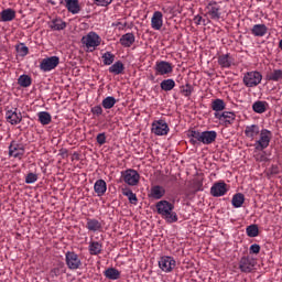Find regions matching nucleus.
<instances>
[{
    "mask_svg": "<svg viewBox=\"0 0 282 282\" xmlns=\"http://www.w3.org/2000/svg\"><path fill=\"white\" fill-rule=\"evenodd\" d=\"M245 135L250 142L256 140L253 147L254 151H265L270 147V141L272 140V132L268 129H260L259 124H251L245 128ZM260 135V138H259ZM259 138V140H257Z\"/></svg>",
    "mask_w": 282,
    "mask_h": 282,
    "instance_id": "obj_1",
    "label": "nucleus"
},
{
    "mask_svg": "<svg viewBox=\"0 0 282 282\" xmlns=\"http://www.w3.org/2000/svg\"><path fill=\"white\" fill-rule=\"evenodd\" d=\"M156 213L165 219L167 224H175L177 221V213H175V205L169 200H160L155 205Z\"/></svg>",
    "mask_w": 282,
    "mask_h": 282,
    "instance_id": "obj_2",
    "label": "nucleus"
},
{
    "mask_svg": "<svg viewBox=\"0 0 282 282\" xmlns=\"http://www.w3.org/2000/svg\"><path fill=\"white\" fill-rule=\"evenodd\" d=\"M188 138H191V144H213L217 140V132L215 130L212 131H203L199 132L197 130H189Z\"/></svg>",
    "mask_w": 282,
    "mask_h": 282,
    "instance_id": "obj_3",
    "label": "nucleus"
},
{
    "mask_svg": "<svg viewBox=\"0 0 282 282\" xmlns=\"http://www.w3.org/2000/svg\"><path fill=\"white\" fill-rule=\"evenodd\" d=\"M206 17H209L212 21H219L221 19V6L217 1H209L205 8Z\"/></svg>",
    "mask_w": 282,
    "mask_h": 282,
    "instance_id": "obj_4",
    "label": "nucleus"
},
{
    "mask_svg": "<svg viewBox=\"0 0 282 282\" xmlns=\"http://www.w3.org/2000/svg\"><path fill=\"white\" fill-rule=\"evenodd\" d=\"M261 80H263V75L257 70L246 73L242 79L243 85L247 87H257L261 85Z\"/></svg>",
    "mask_w": 282,
    "mask_h": 282,
    "instance_id": "obj_5",
    "label": "nucleus"
},
{
    "mask_svg": "<svg viewBox=\"0 0 282 282\" xmlns=\"http://www.w3.org/2000/svg\"><path fill=\"white\" fill-rule=\"evenodd\" d=\"M23 155H25V145L15 140L11 141L9 145V158L23 160Z\"/></svg>",
    "mask_w": 282,
    "mask_h": 282,
    "instance_id": "obj_6",
    "label": "nucleus"
},
{
    "mask_svg": "<svg viewBox=\"0 0 282 282\" xmlns=\"http://www.w3.org/2000/svg\"><path fill=\"white\" fill-rule=\"evenodd\" d=\"M214 118H216V120H219L220 124H223V127H230V124H235L237 115H235V112H230V111L215 112Z\"/></svg>",
    "mask_w": 282,
    "mask_h": 282,
    "instance_id": "obj_7",
    "label": "nucleus"
},
{
    "mask_svg": "<svg viewBox=\"0 0 282 282\" xmlns=\"http://www.w3.org/2000/svg\"><path fill=\"white\" fill-rule=\"evenodd\" d=\"M121 177L128 186H138L140 183V174L135 170H126L121 173Z\"/></svg>",
    "mask_w": 282,
    "mask_h": 282,
    "instance_id": "obj_8",
    "label": "nucleus"
},
{
    "mask_svg": "<svg viewBox=\"0 0 282 282\" xmlns=\"http://www.w3.org/2000/svg\"><path fill=\"white\" fill-rule=\"evenodd\" d=\"M102 39L96 33V32H89L87 35L82 37L83 45H86L88 50L93 47V50H96L98 45H100Z\"/></svg>",
    "mask_w": 282,
    "mask_h": 282,
    "instance_id": "obj_9",
    "label": "nucleus"
},
{
    "mask_svg": "<svg viewBox=\"0 0 282 282\" xmlns=\"http://www.w3.org/2000/svg\"><path fill=\"white\" fill-rule=\"evenodd\" d=\"M176 261L171 256H163L159 260V268L162 270V272H173L175 270Z\"/></svg>",
    "mask_w": 282,
    "mask_h": 282,
    "instance_id": "obj_10",
    "label": "nucleus"
},
{
    "mask_svg": "<svg viewBox=\"0 0 282 282\" xmlns=\"http://www.w3.org/2000/svg\"><path fill=\"white\" fill-rule=\"evenodd\" d=\"M61 63V58L58 56H51L43 58L40 64V69L42 72H52V69H56L58 64Z\"/></svg>",
    "mask_w": 282,
    "mask_h": 282,
    "instance_id": "obj_11",
    "label": "nucleus"
},
{
    "mask_svg": "<svg viewBox=\"0 0 282 282\" xmlns=\"http://www.w3.org/2000/svg\"><path fill=\"white\" fill-rule=\"evenodd\" d=\"M254 265H257V260L250 256L242 257L239 261V270L245 274H250L254 270Z\"/></svg>",
    "mask_w": 282,
    "mask_h": 282,
    "instance_id": "obj_12",
    "label": "nucleus"
},
{
    "mask_svg": "<svg viewBox=\"0 0 282 282\" xmlns=\"http://www.w3.org/2000/svg\"><path fill=\"white\" fill-rule=\"evenodd\" d=\"M156 76H166L173 74V64L166 61L156 62L154 65Z\"/></svg>",
    "mask_w": 282,
    "mask_h": 282,
    "instance_id": "obj_13",
    "label": "nucleus"
},
{
    "mask_svg": "<svg viewBox=\"0 0 282 282\" xmlns=\"http://www.w3.org/2000/svg\"><path fill=\"white\" fill-rule=\"evenodd\" d=\"M65 258L68 270H78L83 265L80 258L74 251L66 252Z\"/></svg>",
    "mask_w": 282,
    "mask_h": 282,
    "instance_id": "obj_14",
    "label": "nucleus"
},
{
    "mask_svg": "<svg viewBox=\"0 0 282 282\" xmlns=\"http://www.w3.org/2000/svg\"><path fill=\"white\" fill-rule=\"evenodd\" d=\"M169 131V123L162 119L152 123V133H154V135H167Z\"/></svg>",
    "mask_w": 282,
    "mask_h": 282,
    "instance_id": "obj_15",
    "label": "nucleus"
},
{
    "mask_svg": "<svg viewBox=\"0 0 282 282\" xmlns=\"http://www.w3.org/2000/svg\"><path fill=\"white\" fill-rule=\"evenodd\" d=\"M227 184L224 182L215 183L210 188V195L213 197H224L228 193Z\"/></svg>",
    "mask_w": 282,
    "mask_h": 282,
    "instance_id": "obj_16",
    "label": "nucleus"
},
{
    "mask_svg": "<svg viewBox=\"0 0 282 282\" xmlns=\"http://www.w3.org/2000/svg\"><path fill=\"white\" fill-rule=\"evenodd\" d=\"M6 120L9 122V124H20L21 120H23V115L21 112L17 111V108L14 110H8L6 112Z\"/></svg>",
    "mask_w": 282,
    "mask_h": 282,
    "instance_id": "obj_17",
    "label": "nucleus"
},
{
    "mask_svg": "<svg viewBox=\"0 0 282 282\" xmlns=\"http://www.w3.org/2000/svg\"><path fill=\"white\" fill-rule=\"evenodd\" d=\"M163 14L161 11H155L151 19V28L152 30H162V25H164Z\"/></svg>",
    "mask_w": 282,
    "mask_h": 282,
    "instance_id": "obj_18",
    "label": "nucleus"
},
{
    "mask_svg": "<svg viewBox=\"0 0 282 282\" xmlns=\"http://www.w3.org/2000/svg\"><path fill=\"white\" fill-rule=\"evenodd\" d=\"M86 221H87L86 228L90 232H98V231L102 230V223H100L98 219L87 218Z\"/></svg>",
    "mask_w": 282,
    "mask_h": 282,
    "instance_id": "obj_19",
    "label": "nucleus"
},
{
    "mask_svg": "<svg viewBox=\"0 0 282 282\" xmlns=\"http://www.w3.org/2000/svg\"><path fill=\"white\" fill-rule=\"evenodd\" d=\"M232 61H235V58H232V56H230V53L223 54V55L218 56V65L226 69L231 67Z\"/></svg>",
    "mask_w": 282,
    "mask_h": 282,
    "instance_id": "obj_20",
    "label": "nucleus"
},
{
    "mask_svg": "<svg viewBox=\"0 0 282 282\" xmlns=\"http://www.w3.org/2000/svg\"><path fill=\"white\" fill-rule=\"evenodd\" d=\"M94 191L97 194V197H102L107 193V182L100 178L95 182Z\"/></svg>",
    "mask_w": 282,
    "mask_h": 282,
    "instance_id": "obj_21",
    "label": "nucleus"
},
{
    "mask_svg": "<svg viewBox=\"0 0 282 282\" xmlns=\"http://www.w3.org/2000/svg\"><path fill=\"white\" fill-rule=\"evenodd\" d=\"M265 80L269 83H281L282 82V69H273L265 75Z\"/></svg>",
    "mask_w": 282,
    "mask_h": 282,
    "instance_id": "obj_22",
    "label": "nucleus"
},
{
    "mask_svg": "<svg viewBox=\"0 0 282 282\" xmlns=\"http://www.w3.org/2000/svg\"><path fill=\"white\" fill-rule=\"evenodd\" d=\"M119 42L122 47H131L135 43V35L133 33H126L120 37Z\"/></svg>",
    "mask_w": 282,
    "mask_h": 282,
    "instance_id": "obj_23",
    "label": "nucleus"
},
{
    "mask_svg": "<svg viewBox=\"0 0 282 282\" xmlns=\"http://www.w3.org/2000/svg\"><path fill=\"white\" fill-rule=\"evenodd\" d=\"M1 21L8 23V21H14L17 19V11L14 9H4L0 12Z\"/></svg>",
    "mask_w": 282,
    "mask_h": 282,
    "instance_id": "obj_24",
    "label": "nucleus"
},
{
    "mask_svg": "<svg viewBox=\"0 0 282 282\" xmlns=\"http://www.w3.org/2000/svg\"><path fill=\"white\" fill-rule=\"evenodd\" d=\"M48 25L51 30H54L55 32H61V30H65V28H67V23L61 18L53 19Z\"/></svg>",
    "mask_w": 282,
    "mask_h": 282,
    "instance_id": "obj_25",
    "label": "nucleus"
},
{
    "mask_svg": "<svg viewBox=\"0 0 282 282\" xmlns=\"http://www.w3.org/2000/svg\"><path fill=\"white\" fill-rule=\"evenodd\" d=\"M251 34L258 37L265 36L268 34V26L265 24H254L251 29Z\"/></svg>",
    "mask_w": 282,
    "mask_h": 282,
    "instance_id": "obj_26",
    "label": "nucleus"
},
{
    "mask_svg": "<svg viewBox=\"0 0 282 282\" xmlns=\"http://www.w3.org/2000/svg\"><path fill=\"white\" fill-rule=\"evenodd\" d=\"M164 195H166V189H164V187L160 185L151 187L150 196L152 199H162Z\"/></svg>",
    "mask_w": 282,
    "mask_h": 282,
    "instance_id": "obj_27",
    "label": "nucleus"
},
{
    "mask_svg": "<svg viewBox=\"0 0 282 282\" xmlns=\"http://www.w3.org/2000/svg\"><path fill=\"white\" fill-rule=\"evenodd\" d=\"M108 72L115 74V76H120V74L124 73V64L118 61L109 67Z\"/></svg>",
    "mask_w": 282,
    "mask_h": 282,
    "instance_id": "obj_28",
    "label": "nucleus"
},
{
    "mask_svg": "<svg viewBox=\"0 0 282 282\" xmlns=\"http://www.w3.org/2000/svg\"><path fill=\"white\" fill-rule=\"evenodd\" d=\"M104 276H106V279H109L110 281H118V279H120V271L116 268H108L104 272Z\"/></svg>",
    "mask_w": 282,
    "mask_h": 282,
    "instance_id": "obj_29",
    "label": "nucleus"
},
{
    "mask_svg": "<svg viewBox=\"0 0 282 282\" xmlns=\"http://www.w3.org/2000/svg\"><path fill=\"white\" fill-rule=\"evenodd\" d=\"M252 110L254 113H265L268 111V101L258 100L253 102Z\"/></svg>",
    "mask_w": 282,
    "mask_h": 282,
    "instance_id": "obj_30",
    "label": "nucleus"
},
{
    "mask_svg": "<svg viewBox=\"0 0 282 282\" xmlns=\"http://www.w3.org/2000/svg\"><path fill=\"white\" fill-rule=\"evenodd\" d=\"M246 202V196L242 193H237L232 196L231 204L234 208H241Z\"/></svg>",
    "mask_w": 282,
    "mask_h": 282,
    "instance_id": "obj_31",
    "label": "nucleus"
},
{
    "mask_svg": "<svg viewBox=\"0 0 282 282\" xmlns=\"http://www.w3.org/2000/svg\"><path fill=\"white\" fill-rule=\"evenodd\" d=\"M66 8L72 14H78V12H80L78 0H66Z\"/></svg>",
    "mask_w": 282,
    "mask_h": 282,
    "instance_id": "obj_32",
    "label": "nucleus"
},
{
    "mask_svg": "<svg viewBox=\"0 0 282 282\" xmlns=\"http://www.w3.org/2000/svg\"><path fill=\"white\" fill-rule=\"evenodd\" d=\"M162 91H173L175 89V80L174 79H163L160 84Z\"/></svg>",
    "mask_w": 282,
    "mask_h": 282,
    "instance_id": "obj_33",
    "label": "nucleus"
},
{
    "mask_svg": "<svg viewBox=\"0 0 282 282\" xmlns=\"http://www.w3.org/2000/svg\"><path fill=\"white\" fill-rule=\"evenodd\" d=\"M122 195H124V197H128L130 204L138 206V196L135 195V193H133V191H131V188H123Z\"/></svg>",
    "mask_w": 282,
    "mask_h": 282,
    "instance_id": "obj_34",
    "label": "nucleus"
},
{
    "mask_svg": "<svg viewBox=\"0 0 282 282\" xmlns=\"http://www.w3.org/2000/svg\"><path fill=\"white\" fill-rule=\"evenodd\" d=\"M39 122L43 126H47L52 122V115L47 111H40L37 113Z\"/></svg>",
    "mask_w": 282,
    "mask_h": 282,
    "instance_id": "obj_35",
    "label": "nucleus"
},
{
    "mask_svg": "<svg viewBox=\"0 0 282 282\" xmlns=\"http://www.w3.org/2000/svg\"><path fill=\"white\" fill-rule=\"evenodd\" d=\"M88 250L90 254L98 256L100 254V252H102V243L98 241H93L89 243Z\"/></svg>",
    "mask_w": 282,
    "mask_h": 282,
    "instance_id": "obj_36",
    "label": "nucleus"
},
{
    "mask_svg": "<svg viewBox=\"0 0 282 282\" xmlns=\"http://www.w3.org/2000/svg\"><path fill=\"white\" fill-rule=\"evenodd\" d=\"M212 109L215 111V113L224 111V109H226V101H224V99H215L212 101Z\"/></svg>",
    "mask_w": 282,
    "mask_h": 282,
    "instance_id": "obj_37",
    "label": "nucleus"
},
{
    "mask_svg": "<svg viewBox=\"0 0 282 282\" xmlns=\"http://www.w3.org/2000/svg\"><path fill=\"white\" fill-rule=\"evenodd\" d=\"M116 102H117L116 97L109 96L101 101V105L104 109H113V107L116 106Z\"/></svg>",
    "mask_w": 282,
    "mask_h": 282,
    "instance_id": "obj_38",
    "label": "nucleus"
},
{
    "mask_svg": "<svg viewBox=\"0 0 282 282\" xmlns=\"http://www.w3.org/2000/svg\"><path fill=\"white\" fill-rule=\"evenodd\" d=\"M18 85H20V87H30V85H32V77L29 75H21L18 78Z\"/></svg>",
    "mask_w": 282,
    "mask_h": 282,
    "instance_id": "obj_39",
    "label": "nucleus"
},
{
    "mask_svg": "<svg viewBox=\"0 0 282 282\" xmlns=\"http://www.w3.org/2000/svg\"><path fill=\"white\" fill-rule=\"evenodd\" d=\"M104 65H112L113 61H116V55L111 52H106L101 56Z\"/></svg>",
    "mask_w": 282,
    "mask_h": 282,
    "instance_id": "obj_40",
    "label": "nucleus"
},
{
    "mask_svg": "<svg viewBox=\"0 0 282 282\" xmlns=\"http://www.w3.org/2000/svg\"><path fill=\"white\" fill-rule=\"evenodd\" d=\"M246 232L251 238L259 237V226L258 225H249L246 228Z\"/></svg>",
    "mask_w": 282,
    "mask_h": 282,
    "instance_id": "obj_41",
    "label": "nucleus"
},
{
    "mask_svg": "<svg viewBox=\"0 0 282 282\" xmlns=\"http://www.w3.org/2000/svg\"><path fill=\"white\" fill-rule=\"evenodd\" d=\"M181 94L185 96V98L191 97V95L193 94V86L191 84H186L185 86H182Z\"/></svg>",
    "mask_w": 282,
    "mask_h": 282,
    "instance_id": "obj_42",
    "label": "nucleus"
},
{
    "mask_svg": "<svg viewBox=\"0 0 282 282\" xmlns=\"http://www.w3.org/2000/svg\"><path fill=\"white\" fill-rule=\"evenodd\" d=\"M17 52L19 53L20 56H28V54H30V48H28L25 44L21 43L17 46Z\"/></svg>",
    "mask_w": 282,
    "mask_h": 282,
    "instance_id": "obj_43",
    "label": "nucleus"
},
{
    "mask_svg": "<svg viewBox=\"0 0 282 282\" xmlns=\"http://www.w3.org/2000/svg\"><path fill=\"white\" fill-rule=\"evenodd\" d=\"M39 180V175L35 173H29L25 177V184H34Z\"/></svg>",
    "mask_w": 282,
    "mask_h": 282,
    "instance_id": "obj_44",
    "label": "nucleus"
},
{
    "mask_svg": "<svg viewBox=\"0 0 282 282\" xmlns=\"http://www.w3.org/2000/svg\"><path fill=\"white\" fill-rule=\"evenodd\" d=\"M261 252V246L253 243L249 248V254H259Z\"/></svg>",
    "mask_w": 282,
    "mask_h": 282,
    "instance_id": "obj_45",
    "label": "nucleus"
},
{
    "mask_svg": "<svg viewBox=\"0 0 282 282\" xmlns=\"http://www.w3.org/2000/svg\"><path fill=\"white\" fill-rule=\"evenodd\" d=\"M256 162H268V156H265V152H258L254 154Z\"/></svg>",
    "mask_w": 282,
    "mask_h": 282,
    "instance_id": "obj_46",
    "label": "nucleus"
},
{
    "mask_svg": "<svg viewBox=\"0 0 282 282\" xmlns=\"http://www.w3.org/2000/svg\"><path fill=\"white\" fill-rule=\"evenodd\" d=\"M95 6H100L102 8H107V6H111L113 0H93Z\"/></svg>",
    "mask_w": 282,
    "mask_h": 282,
    "instance_id": "obj_47",
    "label": "nucleus"
},
{
    "mask_svg": "<svg viewBox=\"0 0 282 282\" xmlns=\"http://www.w3.org/2000/svg\"><path fill=\"white\" fill-rule=\"evenodd\" d=\"M96 140H97V144H100V147H102V144L107 143V135L105 134V132L99 133Z\"/></svg>",
    "mask_w": 282,
    "mask_h": 282,
    "instance_id": "obj_48",
    "label": "nucleus"
},
{
    "mask_svg": "<svg viewBox=\"0 0 282 282\" xmlns=\"http://www.w3.org/2000/svg\"><path fill=\"white\" fill-rule=\"evenodd\" d=\"M90 111L93 116H100L102 113V106H94Z\"/></svg>",
    "mask_w": 282,
    "mask_h": 282,
    "instance_id": "obj_49",
    "label": "nucleus"
},
{
    "mask_svg": "<svg viewBox=\"0 0 282 282\" xmlns=\"http://www.w3.org/2000/svg\"><path fill=\"white\" fill-rule=\"evenodd\" d=\"M194 188L195 191H204V183L202 182V180L194 181Z\"/></svg>",
    "mask_w": 282,
    "mask_h": 282,
    "instance_id": "obj_50",
    "label": "nucleus"
},
{
    "mask_svg": "<svg viewBox=\"0 0 282 282\" xmlns=\"http://www.w3.org/2000/svg\"><path fill=\"white\" fill-rule=\"evenodd\" d=\"M112 28H118V30H123L127 28V22H113Z\"/></svg>",
    "mask_w": 282,
    "mask_h": 282,
    "instance_id": "obj_51",
    "label": "nucleus"
},
{
    "mask_svg": "<svg viewBox=\"0 0 282 282\" xmlns=\"http://www.w3.org/2000/svg\"><path fill=\"white\" fill-rule=\"evenodd\" d=\"M51 276H61V269L54 268V269L51 271Z\"/></svg>",
    "mask_w": 282,
    "mask_h": 282,
    "instance_id": "obj_52",
    "label": "nucleus"
},
{
    "mask_svg": "<svg viewBox=\"0 0 282 282\" xmlns=\"http://www.w3.org/2000/svg\"><path fill=\"white\" fill-rule=\"evenodd\" d=\"M194 21H196V24L199 25L202 23V17L200 15H196Z\"/></svg>",
    "mask_w": 282,
    "mask_h": 282,
    "instance_id": "obj_53",
    "label": "nucleus"
},
{
    "mask_svg": "<svg viewBox=\"0 0 282 282\" xmlns=\"http://www.w3.org/2000/svg\"><path fill=\"white\" fill-rule=\"evenodd\" d=\"M59 154L63 156L67 155V149L59 150Z\"/></svg>",
    "mask_w": 282,
    "mask_h": 282,
    "instance_id": "obj_54",
    "label": "nucleus"
},
{
    "mask_svg": "<svg viewBox=\"0 0 282 282\" xmlns=\"http://www.w3.org/2000/svg\"><path fill=\"white\" fill-rule=\"evenodd\" d=\"M73 155H74V158H76V160H78V158H79L78 152H74Z\"/></svg>",
    "mask_w": 282,
    "mask_h": 282,
    "instance_id": "obj_55",
    "label": "nucleus"
}]
</instances>
